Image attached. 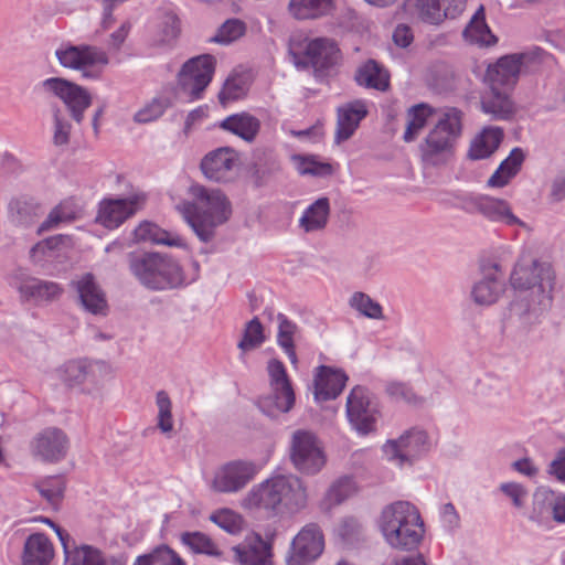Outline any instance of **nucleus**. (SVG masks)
<instances>
[{
    "label": "nucleus",
    "mask_w": 565,
    "mask_h": 565,
    "mask_svg": "<svg viewBox=\"0 0 565 565\" xmlns=\"http://www.w3.org/2000/svg\"><path fill=\"white\" fill-rule=\"evenodd\" d=\"M65 480L62 476H49L38 480L34 488L52 507L58 505L64 497Z\"/></svg>",
    "instance_id": "43"
},
{
    "label": "nucleus",
    "mask_w": 565,
    "mask_h": 565,
    "mask_svg": "<svg viewBox=\"0 0 565 565\" xmlns=\"http://www.w3.org/2000/svg\"><path fill=\"white\" fill-rule=\"evenodd\" d=\"M156 404L158 407V427L163 433H171L173 430L172 418V404L167 392L159 391L156 396Z\"/></svg>",
    "instance_id": "55"
},
{
    "label": "nucleus",
    "mask_w": 565,
    "mask_h": 565,
    "mask_svg": "<svg viewBox=\"0 0 565 565\" xmlns=\"http://www.w3.org/2000/svg\"><path fill=\"white\" fill-rule=\"evenodd\" d=\"M463 36L470 43L480 46H490L497 43L495 35L492 34L484 19V8L480 6L469 24L463 30Z\"/></svg>",
    "instance_id": "38"
},
{
    "label": "nucleus",
    "mask_w": 565,
    "mask_h": 565,
    "mask_svg": "<svg viewBox=\"0 0 565 565\" xmlns=\"http://www.w3.org/2000/svg\"><path fill=\"white\" fill-rule=\"evenodd\" d=\"M265 341L264 329L257 317L248 321L245 326L242 340L238 348L242 351H250L258 348Z\"/></svg>",
    "instance_id": "53"
},
{
    "label": "nucleus",
    "mask_w": 565,
    "mask_h": 565,
    "mask_svg": "<svg viewBox=\"0 0 565 565\" xmlns=\"http://www.w3.org/2000/svg\"><path fill=\"white\" fill-rule=\"evenodd\" d=\"M406 6L411 13L420 21L438 25L441 23V1L440 0H407Z\"/></svg>",
    "instance_id": "40"
},
{
    "label": "nucleus",
    "mask_w": 565,
    "mask_h": 565,
    "mask_svg": "<svg viewBox=\"0 0 565 565\" xmlns=\"http://www.w3.org/2000/svg\"><path fill=\"white\" fill-rule=\"evenodd\" d=\"M71 286L76 290L78 300L86 311L93 315H106V296L93 274H83L72 280Z\"/></svg>",
    "instance_id": "23"
},
{
    "label": "nucleus",
    "mask_w": 565,
    "mask_h": 565,
    "mask_svg": "<svg viewBox=\"0 0 565 565\" xmlns=\"http://www.w3.org/2000/svg\"><path fill=\"white\" fill-rule=\"evenodd\" d=\"M360 86L385 90L390 85L387 72L374 60H369L361 65L354 76Z\"/></svg>",
    "instance_id": "37"
},
{
    "label": "nucleus",
    "mask_w": 565,
    "mask_h": 565,
    "mask_svg": "<svg viewBox=\"0 0 565 565\" xmlns=\"http://www.w3.org/2000/svg\"><path fill=\"white\" fill-rule=\"evenodd\" d=\"M54 557V547L44 533H32L24 542L22 565H49Z\"/></svg>",
    "instance_id": "27"
},
{
    "label": "nucleus",
    "mask_w": 565,
    "mask_h": 565,
    "mask_svg": "<svg viewBox=\"0 0 565 565\" xmlns=\"http://www.w3.org/2000/svg\"><path fill=\"white\" fill-rule=\"evenodd\" d=\"M330 216V201L322 196L311 203L299 218V227L305 233L320 232L327 227Z\"/></svg>",
    "instance_id": "31"
},
{
    "label": "nucleus",
    "mask_w": 565,
    "mask_h": 565,
    "mask_svg": "<svg viewBox=\"0 0 565 565\" xmlns=\"http://www.w3.org/2000/svg\"><path fill=\"white\" fill-rule=\"evenodd\" d=\"M385 391L396 402H405L407 404H417L419 402L412 387L403 382H391L386 385Z\"/></svg>",
    "instance_id": "58"
},
{
    "label": "nucleus",
    "mask_w": 565,
    "mask_h": 565,
    "mask_svg": "<svg viewBox=\"0 0 565 565\" xmlns=\"http://www.w3.org/2000/svg\"><path fill=\"white\" fill-rule=\"evenodd\" d=\"M170 105L171 103L168 97H156L135 114L134 120L138 124H147L156 120L163 115Z\"/></svg>",
    "instance_id": "54"
},
{
    "label": "nucleus",
    "mask_w": 565,
    "mask_h": 565,
    "mask_svg": "<svg viewBox=\"0 0 565 565\" xmlns=\"http://www.w3.org/2000/svg\"><path fill=\"white\" fill-rule=\"evenodd\" d=\"M43 214V204L31 196L13 199L9 204V217L15 226L31 227Z\"/></svg>",
    "instance_id": "26"
},
{
    "label": "nucleus",
    "mask_w": 565,
    "mask_h": 565,
    "mask_svg": "<svg viewBox=\"0 0 565 565\" xmlns=\"http://www.w3.org/2000/svg\"><path fill=\"white\" fill-rule=\"evenodd\" d=\"M246 32V24L239 19L226 20L217 30L216 34L211 38V42L218 44H230Z\"/></svg>",
    "instance_id": "52"
},
{
    "label": "nucleus",
    "mask_w": 565,
    "mask_h": 565,
    "mask_svg": "<svg viewBox=\"0 0 565 565\" xmlns=\"http://www.w3.org/2000/svg\"><path fill=\"white\" fill-rule=\"evenodd\" d=\"M18 290L25 300H33L36 303L53 302L63 294V288L57 282L34 277L22 281Z\"/></svg>",
    "instance_id": "28"
},
{
    "label": "nucleus",
    "mask_w": 565,
    "mask_h": 565,
    "mask_svg": "<svg viewBox=\"0 0 565 565\" xmlns=\"http://www.w3.org/2000/svg\"><path fill=\"white\" fill-rule=\"evenodd\" d=\"M548 472L558 480L565 481V448L561 449L551 462Z\"/></svg>",
    "instance_id": "64"
},
{
    "label": "nucleus",
    "mask_w": 565,
    "mask_h": 565,
    "mask_svg": "<svg viewBox=\"0 0 565 565\" xmlns=\"http://www.w3.org/2000/svg\"><path fill=\"white\" fill-rule=\"evenodd\" d=\"M289 459L296 470L308 476L317 475L327 461L320 439L307 429H297L291 434Z\"/></svg>",
    "instance_id": "8"
},
{
    "label": "nucleus",
    "mask_w": 565,
    "mask_h": 565,
    "mask_svg": "<svg viewBox=\"0 0 565 565\" xmlns=\"http://www.w3.org/2000/svg\"><path fill=\"white\" fill-rule=\"evenodd\" d=\"M307 504V490L302 480L295 476H276L254 486L242 501L247 510L262 511L274 518L287 511H299Z\"/></svg>",
    "instance_id": "2"
},
{
    "label": "nucleus",
    "mask_w": 565,
    "mask_h": 565,
    "mask_svg": "<svg viewBox=\"0 0 565 565\" xmlns=\"http://www.w3.org/2000/svg\"><path fill=\"white\" fill-rule=\"evenodd\" d=\"M508 89L490 86V90L481 98V109L492 119H509L514 113V104L511 100Z\"/></svg>",
    "instance_id": "30"
},
{
    "label": "nucleus",
    "mask_w": 565,
    "mask_h": 565,
    "mask_svg": "<svg viewBox=\"0 0 565 565\" xmlns=\"http://www.w3.org/2000/svg\"><path fill=\"white\" fill-rule=\"evenodd\" d=\"M76 216L73 205L68 201H63L51 210L46 218L39 225L36 233L41 235L44 232L56 228L62 222L73 221Z\"/></svg>",
    "instance_id": "45"
},
{
    "label": "nucleus",
    "mask_w": 565,
    "mask_h": 565,
    "mask_svg": "<svg viewBox=\"0 0 565 565\" xmlns=\"http://www.w3.org/2000/svg\"><path fill=\"white\" fill-rule=\"evenodd\" d=\"M41 89L60 98L67 107L72 118L81 124L85 110L92 105V95L84 87L62 77H50L41 83Z\"/></svg>",
    "instance_id": "13"
},
{
    "label": "nucleus",
    "mask_w": 565,
    "mask_h": 565,
    "mask_svg": "<svg viewBox=\"0 0 565 565\" xmlns=\"http://www.w3.org/2000/svg\"><path fill=\"white\" fill-rule=\"evenodd\" d=\"M503 139L499 127L484 128L470 143L468 157L472 160L487 159L494 153Z\"/></svg>",
    "instance_id": "32"
},
{
    "label": "nucleus",
    "mask_w": 565,
    "mask_h": 565,
    "mask_svg": "<svg viewBox=\"0 0 565 565\" xmlns=\"http://www.w3.org/2000/svg\"><path fill=\"white\" fill-rule=\"evenodd\" d=\"M65 565H125V563L115 556L107 559L97 547L83 544L75 546L71 554H67Z\"/></svg>",
    "instance_id": "35"
},
{
    "label": "nucleus",
    "mask_w": 565,
    "mask_h": 565,
    "mask_svg": "<svg viewBox=\"0 0 565 565\" xmlns=\"http://www.w3.org/2000/svg\"><path fill=\"white\" fill-rule=\"evenodd\" d=\"M269 387H292L285 365L277 359H271L267 364Z\"/></svg>",
    "instance_id": "57"
},
{
    "label": "nucleus",
    "mask_w": 565,
    "mask_h": 565,
    "mask_svg": "<svg viewBox=\"0 0 565 565\" xmlns=\"http://www.w3.org/2000/svg\"><path fill=\"white\" fill-rule=\"evenodd\" d=\"M430 108L425 104L413 106L408 111V122L403 136L404 141H413L425 127Z\"/></svg>",
    "instance_id": "46"
},
{
    "label": "nucleus",
    "mask_w": 565,
    "mask_h": 565,
    "mask_svg": "<svg viewBox=\"0 0 565 565\" xmlns=\"http://www.w3.org/2000/svg\"><path fill=\"white\" fill-rule=\"evenodd\" d=\"M158 28V44H170L180 34V20L174 12L163 11Z\"/></svg>",
    "instance_id": "48"
},
{
    "label": "nucleus",
    "mask_w": 565,
    "mask_h": 565,
    "mask_svg": "<svg viewBox=\"0 0 565 565\" xmlns=\"http://www.w3.org/2000/svg\"><path fill=\"white\" fill-rule=\"evenodd\" d=\"M210 520L230 534H237L242 531L243 519L232 510L224 509L212 513Z\"/></svg>",
    "instance_id": "56"
},
{
    "label": "nucleus",
    "mask_w": 565,
    "mask_h": 565,
    "mask_svg": "<svg viewBox=\"0 0 565 565\" xmlns=\"http://www.w3.org/2000/svg\"><path fill=\"white\" fill-rule=\"evenodd\" d=\"M347 416L351 426L361 435L375 430L380 416L377 403L366 387L354 386L347 397Z\"/></svg>",
    "instance_id": "12"
},
{
    "label": "nucleus",
    "mask_w": 565,
    "mask_h": 565,
    "mask_svg": "<svg viewBox=\"0 0 565 565\" xmlns=\"http://www.w3.org/2000/svg\"><path fill=\"white\" fill-rule=\"evenodd\" d=\"M461 129V111L452 108L445 113L419 145L423 163L431 167L446 164L454 157Z\"/></svg>",
    "instance_id": "6"
},
{
    "label": "nucleus",
    "mask_w": 565,
    "mask_h": 565,
    "mask_svg": "<svg viewBox=\"0 0 565 565\" xmlns=\"http://www.w3.org/2000/svg\"><path fill=\"white\" fill-rule=\"evenodd\" d=\"M427 450V435L423 430L412 429L398 439L387 440L383 451L390 461L399 467L411 465L414 459Z\"/></svg>",
    "instance_id": "17"
},
{
    "label": "nucleus",
    "mask_w": 565,
    "mask_h": 565,
    "mask_svg": "<svg viewBox=\"0 0 565 565\" xmlns=\"http://www.w3.org/2000/svg\"><path fill=\"white\" fill-rule=\"evenodd\" d=\"M367 115L365 104L361 100L349 103L338 108L334 140L341 143L352 137L361 120Z\"/></svg>",
    "instance_id": "25"
},
{
    "label": "nucleus",
    "mask_w": 565,
    "mask_h": 565,
    "mask_svg": "<svg viewBox=\"0 0 565 565\" xmlns=\"http://www.w3.org/2000/svg\"><path fill=\"white\" fill-rule=\"evenodd\" d=\"M348 381L342 370L321 365L315 379V397L319 402L337 398L343 391Z\"/></svg>",
    "instance_id": "24"
},
{
    "label": "nucleus",
    "mask_w": 565,
    "mask_h": 565,
    "mask_svg": "<svg viewBox=\"0 0 565 565\" xmlns=\"http://www.w3.org/2000/svg\"><path fill=\"white\" fill-rule=\"evenodd\" d=\"M189 192L194 202L184 201L178 204L177 209L198 237L207 243L213 238L214 230L228 220L231 204L220 190H209L203 185L193 184Z\"/></svg>",
    "instance_id": "3"
},
{
    "label": "nucleus",
    "mask_w": 565,
    "mask_h": 565,
    "mask_svg": "<svg viewBox=\"0 0 565 565\" xmlns=\"http://www.w3.org/2000/svg\"><path fill=\"white\" fill-rule=\"evenodd\" d=\"M238 154L230 147L209 152L201 162L203 174L215 182H227L234 177Z\"/></svg>",
    "instance_id": "19"
},
{
    "label": "nucleus",
    "mask_w": 565,
    "mask_h": 565,
    "mask_svg": "<svg viewBox=\"0 0 565 565\" xmlns=\"http://www.w3.org/2000/svg\"><path fill=\"white\" fill-rule=\"evenodd\" d=\"M340 61V50L337 44L324 38L313 39L310 54L306 58V68L312 67L316 77H324L331 73Z\"/></svg>",
    "instance_id": "22"
},
{
    "label": "nucleus",
    "mask_w": 565,
    "mask_h": 565,
    "mask_svg": "<svg viewBox=\"0 0 565 565\" xmlns=\"http://www.w3.org/2000/svg\"><path fill=\"white\" fill-rule=\"evenodd\" d=\"M134 565H185V563L171 547L162 544L147 554L137 556Z\"/></svg>",
    "instance_id": "42"
},
{
    "label": "nucleus",
    "mask_w": 565,
    "mask_h": 565,
    "mask_svg": "<svg viewBox=\"0 0 565 565\" xmlns=\"http://www.w3.org/2000/svg\"><path fill=\"white\" fill-rule=\"evenodd\" d=\"M313 40H309L302 33H295L290 36L288 52L297 67L306 68V58L310 54Z\"/></svg>",
    "instance_id": "49"
},
{
    "label": "nucleus",
    "mask_w": 565,
    "mask_h": 565,
    "mask_svg": "<svg viewBox=\"0 0 565 565\" xmlns=\"http://www.w3.org/2000/svg\"><path fill=\"white\" fill-rule=\"evenodd\" d=\"M355 490V483L351 478H340L329 488L324 497V503L328 505V508L339 505L351 495H353Z\"/></svg>",
    "instance_id": "47"
},
{
    "label": "nucleus",
    "mask_w": 565,
    "mask_h": 565,
    "mask_svg": "<svg viewBox=\"0 0 565 565\" xmlns=\"http://www.w3.org/2000/svg\"><path fill=\"white\" fill-rule=\"evenodd\" d=\"M127 262L131 275L147 289L162 291L185 284L182 267L166 254L131 252L127 256Z\"/></svg>",
    "instance_id": "5"
},
{
    "label": "nucleus",
    "mask_w": 565,
    "mask_h": 565,
    "mask_svg": "<svg viewBox=\"0 0 565 565\" xmlns=\"http://www.w3.org/2000/svg\"><path fill=\"white\" fill-rule=\"evenodd\" d=\"M111 376L113 369L104 361L72 360L61 367V379L71 387L85 383L98 386Z\"/></svg>",
    "instance_id": "14"
},
{
    "label": "nucleus",
    "mask_w": 565,
    "mask_h": 565,
    "mask_svg": "<svg viewBox=\"0 0 565 565\" xmlns=\"http://www.w3.org/2000/svg\"><path fill=\"white\" fill-rule=\"evenodd\" d=\"M555 275L552 266L531 254H522L510 274V285L519 294L511 301L509 317L527 323L552 303Z\"/></svg>",
    "instance_id": "1"
},
{
    "label": "nucleus",
    "mask_w": 565,
    "mask_h": 565,
    "mask_svg": "<svg viewBox=\"0 0 565 565\" xmlns=\"http://www.w3.org/2000/svg\"><path fill=\"white\" fill-rule=\"evenodd\" d=\"M500 490L512 500L514 507L519 509L524 507L527 490L522 484L507 482L500 486Z\"/></svg>",
    "instance_id": "61"
},
{
    "label": "nucleus",
    "mask_w": 565,
    "mask_h": 565,
    "mask_svg": "<svg viewBox=\"0 0 565 565\" xmlns=\"http://www.w3.org/2000/svg\"><path fill=\"white\" fill-rule=\"evenodd\" d=\"M270 544L258 540L257 544L235 547V554L239 563L245 565H266L270 557Z\"/></svg>",
    "instance_id": "44"
},
{
    "label": "nucleus",
    "mask_w": 565,
    "mask_h": 565,
    "mask_svg": "<svg viewBox=\"0 0 565 565\" xmlns=\"http://www.w3.org/2000/svg\"><path fill=\"white\" fill-rule=\"evenodd\" d=\"M379 526L385 542L398 551L416 550L425 534L419 511L407 501L386 505L381 512Z\"/></svg>",
    "instance_id": "4"
},
{
    "label": "nucleus",
    "mask_w": 565,
    "mask_h": 565,
    "mask_svg": "<svg viewBox=\"0 0 565 565\" xmlns=\"http://www.w3.org/2000/svg\"><path fill=\"white\" fill-rule=\"evenodd\" d=\"M54 134L53 143L56 147L68 145L71 137V124L67 119L61 116L60 109H55L54 114Z\"/></svg>",
    "instance_id": "59"
},
{
    "label": "nucleus",
    "mask_w": 565,
    "mask_h": 565,
    "mask_svg": "<svg viewBox=\"0 0 565 565\" xmlns=\"http://www.w3.org/2000/svg\"><path fill=\"white\" fill-rule=\"evenodd\" d=\"M70 440L57 427H46L39 431L30 443L32 456L43 462H58L67 455Z\"/></svg>",
    "instance_id": "16"
},
{
    "label": "nucleus",
    "mask_w": 565,
    "mask_h": 565,
    "mask_svg": "<svg viewBox=\"0 0 565 565\" xmlns=\"http://www.w3.org/2000/svg\"><path fill=\"white\" fill-rule=\"evenodd\" d=\"M292 387H270V393L257 401L259 409L269 417H277L291 411L295 405Z\"/></svg>",
    "instance_id": "29"
},
{
    "label": "nucleus",
    "mask_w": 565,
    "mask_h": 565,
    "mask_svg": "<svg viewBox=\"0 0 565 565\" xmlns=\"http://www.w3.org/2000/svg\"><path fill=\"white\" fill-rule=\"evenodd\" d=\"M524 152L521 148H514L505 158L494 173L488 179L490 188H503L519 173L524 161Z\"/></svg>",
    "instance_id": "33"
},
{
    "label": "nucleus",
    "mask_w": 565,
    "mask_h": 565,
    "mask_svg": "<svg viewBox=\"0 0 565 565\" xmlns=\"http://www.w3.org/2000/svg\"><path fill=\"white\" fill-rule=\"evenodd\" d=\"M324 539L317 523L306 524L291 542L289 565H309L323 552Z\"/></svg>",
    "instance_id": "15"
},
{
    "label": "nucleus",
    "mask_w": 565,
    "mask_h": 565,
    "mask_svg": "<svg viewBox=\"0 0 565 565\" xmlns=\"http://www.w3.org/2000/svg\"><path fill=\"white\" fill-rule=\"evenodd\" d=\"M441 1V22L445 19L458 18L466 8V0H440Z\"/></svg>",
    "instance_id": "62"
},
{
    "label": "nucleus",
    "mask_w": 565,
    "mask_h": 565,
    "mask_svg": "<svg viewBox=\"0 0 565 565\" xmlns=\"http://www.w3.org/2000/svg\"><path fill=\"white\" fill-rule=\"evenodd\" d=\"M256 473L257 467L252 461H231L215 473L213 489L222 493L237 492L245 488Z\"/></svg>",
    "instance_id": "18"
},
{
    "label": "nucleus",
    "mask_w": 565,
    "mask_h": 565,
    "mask_svg": "<svg viewBox=\"0 0 565 565\" xmlns=\"http://www.w3.org/2000/svg\"><path fill=\"white\" fill-rule=\"evenodd\" d=\"M459 207L468 214L480 215L493 223L520 225L524 223L513 214L510 204L502 199L483 194H469L459 200Z\"/></svg>",
    "instance_id": "11"
},
{
    "label": "nucleus",
    "mask_w": 565,
    "mask_h": 565,
    "mask_svg": "<svg viewBox=\"0 0 565 565\" xmlns=\"http://www.w3.org/2000/svg\"><path fill=\"white\" fill-rule=\"evenodd\" d=\"M215 71V58L203 54L190 58L178 74V89L188 100L200 98L212 81Z\"/></svg>",
    "instance_id": "9"
},
{
    "label": "nucleus",
    "mask_w": 565,
    "mask_h": 565,
    "mask_svg": "<svg viewBox=\"0 0 565 565\" xmlns=\"http://www.w3.org/2000/svg\"><path fill=\"white\" fill-rule=\"evenodd\" d=\"M142 202L143 198L138 195L104 200L99 205L97 221L107 228H116L132 216Z\"/></svg>",
    "instance_id": "20"
},
{
    "label": "nucleus",
    "mask_w": 565,
    "mask_h": 565,
    "mask_svg": "<svg viewBox=\"0 0 565 565\" xmlns=\"http://www.w3.org/2000/svg\"><path fill=\"white\" fill-rule=\"evenodd\" d=\"M181 541L192 552L198 554L217 555V546L202 532H185L181 535Z\"/></svg>",
    "instance_id": "51"
},
{
    "label": "nucleus",
    "mask_w": 565,
    "mask_h": 565,
    "mask_svg": "<svg viewBox=\"0 0 565 565\" xmlns=\"http://www.w3.org/2000/svg\"><path fill=\"white\" fill-rule=\"evenodd\" d=\"M482 274L483 277L472 286L471 297L479 306H491L499 300L504 291L499 264L483 266Z\"/></svg>",
    "instance_id": "21"
},
{
    "label": "nucleus",
    "mask_w": 565,
    "mask_h": 565,
    "mask_svg": "<svg viewBox=\"0 0 565 565\" xmlns=\"http://www.w3.org/2000/svg\"><path fill=\"white\" fill-rule=\"evenodd\" d=\"M55 56L61 66L71 70L83 71V75L89 78H98L99 72H86L88 67L106 66L109 63L107 53L95 45H73L62 44L56 51Z\"/></svg>",
    "instance_id": "10"
},
{
    "label": "nucleus",
    "mask_w": 565,
    "mask_h": 565,
    "mask_svg": "<svg viewBox=\"0 0 565 565\" xmlns=\"http://www.w3.org/2000/svg\"><path fill=\"white\" fill-rule=\"evenodd\" d=\"M413 39L412 29L406 24H398L393 32V41L397 46L407 47Z\"/></svg>",
    "instance_id": "63"
},
{
    "label": "nucleus",
    "mask_w": 565,
    "mask_h": 565,
    "mask_svg": "<svg viewBox=\"0 0 565 565\" xmlns=\"http://www.w3.org/2000/svg\"><path fill=\"white\" fill-rule=\"evenodd\" d=\"M544 54L543 50L535 49L501 56L494 64L489 65L486 78L490 86L511 89L522 73L534 71L542 63Z\"/></svg>",
    "instance_id": "7"
},
{
    "label": "nucleus",
    "mask_w": 565,
    "mask_h": 565,
    "mask_svg": "<svg viewBox=\"0 0 565 565\" xmlns=\"http://www.w3.org/2000/svg\"><path fill=\"white\" fill-rule=\"evenodd\" d=\"M245 94V87L244 82L241 77L233 76L228 77L223 88L221 89L218 94V98L222 103H225L227 100H235L242 97Z\"/></svg>",
    "instance_id": "60"
},
{
    "label": "nucleus",
    "mask_w": 565,
    "mask_h": 565,
    "mask_svg": "<svg viewBox=\"0 0 565 565\" xmlns=\"http://www.w3.org/2000/svg\"><path fill=\"white\" fill-rule=\"evenodd\" d=\"M221 127L247 142H252L260 129V121L247 113L234 114L226 117Z\"/></svg>",
    "instance_id": "34"
},
{
    "label": "nucleus",
    "mask_w": 565,
    "mask_h": 565,
    "mask_svg": "<svg viewBox=\"0 0 565 565\" xmlns=\"http://www.w3.org/2000/svg\"><path fill=\"white\" fill-rule=\"evenodd\" d=\"M350 306L370 319L380 320L384 318L382 306L364 292H354L350 298Z\"/></svg>",
    "instance_id": "50"
},
{
    "label": "nucleus",
    "mask_w": 565,
    "mask_h": 565,
    "mask_svg": "<svg viewBox=\"0 0 565 565\" xmlns=\"http://www.w3.org/2000/svg\"><path fill=\"white\" fill-rule=\"evenodd\" d=\"M278 322V332H277V342L280 348L287 354L289 361L296 365L297 364V354L295 350L294 338L298 330L297 324L289 320L284 313L277 315Z\"/></svg>",
    "instance_id": "41"
},
{
    "label": "nucleus",
    "mask_w": 565,
    "mask_h": 565,
    "mask_svg": "<svg viewBox=\"0 0 565 565\" xmlns=\"http://www.w3.org/2000/svg\"><path fill=\"white\" fill-rule=\"evenodd\" d=\"M134 237L136 242H150L167 246H180L182 242L179 236H172L169 232L150 222L140 223L134 231Z\"/></svg>",
    "instance_id": "39"
},
{
    "label": "nucleus",
    "mask_w": 565,
    "mask_h": 565,
    "mask_svg": "<svg viewBox=\"0 0 565 565\" xmlns=\"http://www.w3.org/2000/svg\"><path fill=\"white\" fill-rule=\"evenodd\" d=\"M333 0H290L288 11L297 20H315L332 12Z\"/></svg>",
    "instance_id": "36"
}]
</instances>
